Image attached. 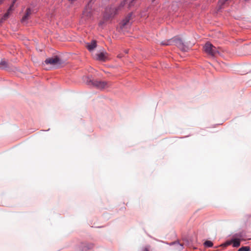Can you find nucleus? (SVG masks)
Segmentation results:
<instances>
[{"mask_svg":"<svg viewBox=\"0 0 251 251\" xmlns=\"http://www.w3.org/2000/svg\"><path fill=\"white\" fill-rule=\"evenodd\" d=\"M177 244L180 246V248H179V249H181L182 247V245L181 244H179L178 243V242H177Z\"/></svg>","mask_w":251,"mask_h":251,"instance_id":"16","label":"nucleus"},{"mask_svg":"<svg viewBox=\"0 0 251 251\" xmlns=\"http://www.w3.org/2000/svg\"><path fill=\"white\" fill-rule=\"evenodd\" d=\"M96 47L97 42L95 40L92 41L91 43H88L86 45V48L90 51L93 50Z\"/></svg>","mask_w":251,"mask_h":251,"instance_id":"11","label":"nucleus"},{"mask_svg":"<svg viewBox=\"0 0 251 251\" xmlns=\"http://www.w3.org/2000/svg\"><path fill=\"white\" fill-rule=\"evenodd\" d=\"M31 14V9L28 8L26 10L25 14V15L23 17V18L21 19V22L23 23H26L27 20L29 19V17L30 15Z\"/></svg>","mask_w":251,"mask_h":251,"instance_id":"10","label":"nucleus"},{"mask_svg":"<svg viewBox=\"0 0 251 251\" xmlns=\"http://www.w3.org/2000/svg\"><path fill=\"white\" fill-rule=\"evenodd\" d=\"M71 2H73V1H74L75 0H69Z\"/></svg>","mask_w":251,"mask_h":251,"instance_id":"20","label":"nucleus"},{"mask_svg":"<svg viewBox=\"0 0 251 251\" xmlns=\"http://www.w3.org/2000/svg\"><path fill=\"white\" fill-rule=\"evenodd\" d=\"M235 236H239V237H241V235L240 234H236L235 235Z\"/></svg>","mask_w":251,"mask_h":251,"instance_id":"18","label":"nucleus"},{"mask_svg":"<svg viewBox=\"0 0 251 251\" xmlns=\"http://www.w3.org/2000/svg\"><path fill=\"white\" fill-rule=\"evenodd\" d=\"M250 251V248L248 246H244L240 248L238 251Z\"/></svg>","mask_w":251,"mask_h":251,"instance_id":"14","label":"nucleus"},{"mask_svg":"<svg viewBox=\"0 0 251 251\" xmlns=\"http://www.w3.org/2000/svg\"><path fill=\"white\" fill-rule=\"evenodd\" d=\"M17 0H13L12 3L10 6L7 12L3 15V16L0 19L1 23H2L4 21L6 20L7 18H8L10 13L14 10V5Z\"/></svg>","mask_w":251,"mask_h":251,"instance_id":"8","label":"nucleus"},{"mask_svg":"<svg viewBox=\"0 0 251 251\" xmlns=\"http://www.w3.org/2000/svg\"><path fill=\"white\" fill-rule=\"evenodd\" d=\"M135 0H124V1L118 7H107L105 9V11L103 15V21L100 23V25L104 24V22H106L111 19L118 12L124 7L126 2H129L128 7H131L133 5V2Z\"/></svg>","mask_w":251,"mask_h":251,"instance_id":"1","label":"nucleus"},{"mask_svg":"<svg viewBox=\"0 0 251 251\" xmlns=\"http://www.w3.org/2000/svg\"><path fill=\"white\" fill-rule=\"evenodd\" d=\"M3 2L2 0H0V4Z\"/></svg>","mask_w":251,"mask_h":251,"instance_id":"21","label":"nucleus"},{"mask_svg":"<svg viewBox=\"0 0 251 251\" xmlns=\"http://www.w3.org/2000/svg\"><path fill=\"white\" fill-rule=\"evenodd\" d=\"M92 7L91 3L90 2L83 12V16L86 19L90 18L92 15Z\"/></svg>","mask_w":251,"mask_h":251,"instance_id":"7","label":"nucleus"},{"mask_svg":"<svg viewBox=\"0 0 251 251\" xmlns=\"http://www.w3.org/2000/svg\"><path fill=\"white\" fill-rule=\"evenodd\" d=\"M4 0H2V1H3Z\"/></svg>","mask_w":251,"mask_h":251,"instance_id":"22","label":"nucleus"},{"mask_svg":"<svg viewBox=\"0 0 251 251\" xmlns=\"http://www.w3.org/2000/svg\"><path fill=\"white\" fill-rule=\"evenodd\" d=\"M204 51L208 55L212 56H215L219 53L218 49L214 47L209 42H207L203 47Z\"/></svg>","mask_w":251,"mask_h":251,"instance_id":"4","label":"nucleus"},{"mask_svg":"<svg viewBox=\"0 0 251 251\" xmlns=\"http://www.w3.org/2000/svg\"><path fill=\"white\" fill-rule=\"evenodd\" d=\"M107 53L103 52H98L95 54V58L98 60L105 61L107 59Z\"/></svg>","mask_w":251,"mask_h":251,"instance_id":"9","label":"nucleus"},{"mask_svg":"<svg viewBox=\"0 0 251 251\" xmlns=\"http://www.w3.org/2000/svg\"><path fill=\"white\" fill-rule=\"evenodd\" d=\"M8 63L5 60H1L0 62V67L2 69H5L8 67Z\"/></svg>","mask_w":251,"mask_h":251,"instance_id":"13","label":"nucleus"},{"mask_svg":"<svg viewBox=\"0 0 251 251\" xmlns=\"http://www.w3.org/2000/svg\"><path fill=\"white\" fill-rule=\"evenodd\" d=\"M144 251H149V249L147 248H145L144 249Z\"/></svg>","mask_w":251,"mask_h":251,"instance_id":"17","label":"nucleus"},{"mask_svg":"<svg viewBox=\"0 0 251 251\" xmlns=\"http://www.w3.org/2000/svg\"><path fill=\"white\" fill-rule=\"evenodd\" d=\"M89 84L93 85L99 89H103L108 87V84L105 81H100L96 80H90Z\"/></svg>","mask_w":251,"mask_h":251,"instance_id":"5","label":"nucleus"},{"mask_svg":"<svg viewBox=\"0 0 251 251\" xmlns=\"http://www.w3.org/2000/svg\"><path fill=\"white\" fill-rule=\"evenodd\" d=\"M62 64L61 60L57 56L49 58L46 59L44 65H50V67L45 68V69L49 70L51 68H58Z\"/></svg>","mask_w":251,"mask_h":251,"instance_id":"3","label":"nucleus"},{"mask_svg":"<svg viewBox=\"0 0 251 251\" xmlns=\"http://www.w3.org/2000/svg\"><path fill=\"white\" fill-rule=\"evenodd\" d=\"M204 245L207 247H211L213 246V243L210 241H206L204 242Z\"/></svg>","mask_w":251,"mask_h":251,"instance_id":"15","label":"nucleus"},{"mask_svg":"<svg viewBox=\"0 0 251 251\" xmlns=\"http://www.w3.org/2000/svg\"><path fill=\"white\" fill-rule=\"evenodd\" d=\"M161 44L166 46L174 45L176 46L183 51H187L189 50V48L184 44L182 40L177 38H174L167 41H163L161 42Z\"/></svg>","mask_w":251,"mask_h":251,"instance_id":"2","label":"nucleus"},{"mask_svg":"<svg viewBox=\"0 0 251 251\" xmlns=\"http://www.w3.org/2000/svg\"><path fill=\"white\" fill-rule=\"evenodd\" d=\"M231 241L230 242H227L226 243V245H230L231 244Z\"/></svg>","mask_w":251,"mask_h":251,"instance_id":"19","label":"nucleus"},{"mask_svg":"<svg viewBox=\"0 0 251 251\" xmlns=\"http://www.w3.org/2000/svg\"><path fill=\"white\" fill-rule=\"evenodd\" d=\"M240 239L234 238L231 241V242L232 243L234 247H238L240 245Z\"/></svg>","mask_w":251,"mask_h":251,"instance_id":"12","label":"nucleus"},{"mask_svg":"<svg viewBox=\"0 0 251 251\" xmlns=\"http://www.w3.org/2000/svg\"><path fill=\"white\" fill-rule=\"evenodd\" d=\"M131 14H129L127 17L125 18V19L123 20V21L120 24V28L123 32H125L126 31V29L129 26V21L131 19Z\"/></svg>","mask_w":251,"mask_h":251,"instance_id":"6","label":"nucleus"}]
</instances>
